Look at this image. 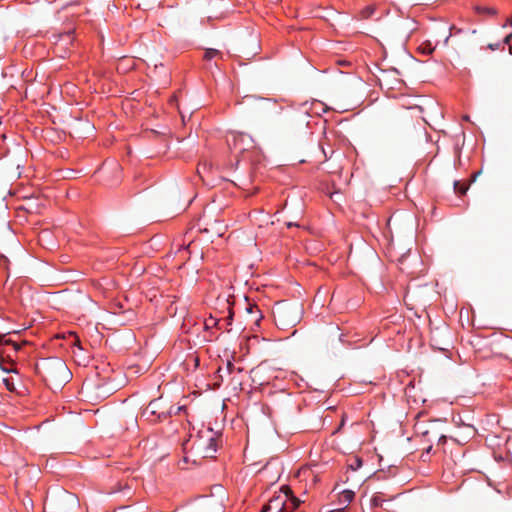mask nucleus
Wrapping results in <instances>:
<instances>
[{
    "label": "nucleus",
    "mask_w": 512,
    "mask_h": 512,
    "mask_svg": "<svg viewBox=\"0 0 512 512\" xmlns=\"http://www.w3.org/2000/svg\"><path fill=\"white\" fill-rule=\"evenodd\" d=\"M508 24H509L510 26H512V17H511V18H509V20H508Z\"/></svg>",
    "instance_id": "a878e982"
},
{
    "label": "nucleus",
    "mask_w": 512,
    "mask_h": 512,
    "mask_svg": "<svg viewBox=\"0 0 512 512\" xmlns=\"http://www.w3.org/2000/svg\"><path fill=\"white\" fill-rule=\"evenodd\" d=\"M222 58L223 57V54L221 51L217 50V49H213V48H208L206 49L205 51V54H204V59L209 61L213 58Z\"/></svg>",
    "instance_id": "1a4fd4ad"
},
{
    "label": "nucleus",
    "mask_w": 512,
    "mask_h": 512,
    "mask_svg": "<svg viewBox=\"0 0 512 512\" xmlns=\"http://www.w3.org/2000/svg\"><path fill=\"white\" fill-rule=\"evenodd\" d=\"M468 187H469L468 185L462 184L460 181L454 182V190L456 193H458L460 195H464L467 192Z\"/></svg>",
    "instance_id": "9d476101"
},
{
    "label": "nucleus",
    "mask_w": 512,
    "mask_h": 512,
    "mask_svg": "<svg viewBox=\"0 0 512 512\" xmlns=\"http://www.w3.org/2000/svg\"><path fill=\"white\" fill-rule=\"evenodd\" d=\"M438 440H439V442H443L444 443L446 441V437L444 435H440L438 437Z\"/></svg>",
    "instance_id": "393cba45"
},
{
    "label": "nucleus",
    "mask_w": 512,
    "mask_h": 512,
    "mask_svg": "<svg viewBox=\"0 0 512 512\" xmlns=\"http://www.w3.org/2000/svg\"><path fill=\"white\" fill-rule=\"evenodd\" d=\"M374 12H375L374 7L368 6V7L364 8L363 10H361V16L364 19H368L369 17H371L373 15Z\"/></svg>",
    "instance_id": "4468645a"
},
{
    "label": "nucleus",
    "mask_w": 512,
    "mask_h": 512,
    "mask_svg": "<svg viewBox=\"0 0 512 512\" xmlns=\"http://www.w3.org/2000/svg\"><path fill=\"white\" fill-rule=\"evenodd\" d=\"M166 404L162 398L150 401L147 407L143 410L142 415L149 421H155L156 418L159 420L166 418Z\"/></svg>",
    "instance_id": "39448f33"
},
{
    "label": "nucleus",
    "mask_w": 512,
    "mask_h": 512,
    "mask_svg": "<svg viewBox=\"0 0 512 512\" xmlns=\"http://www.w3.org/2000/svg\"><path fill=\"white\" fill-rule=\"evenodd\" d=\"M294 224L292 222L287 223L288 227H292Z\"/></svg>",
    "instance_id": "bb28decb"
},
{
    "label": "nucleus",
    "mask_w": 512,
    "mask_h": 512,
    "mask_svg": "<svg viewBox=\"0 0 512 512\" xmlns=\"http://www.w3.org/2000/svg\"><path fill=\"white\" fill-rule=\"evenodd\" d=\"M36 372L46 382L56 386L63 385L71 378L67 365L60 358L43 359L36 364Z\"/></svg>",
    "instance_id": "f257e3e1"
},
{
    "label": "nucleus",
    "mask_w": 512,
    "mask_h": 512,
    "mask_svg": "<svg viewBox=\"0 0 512 512\" xmlns=\"http://www.w3.org/2000/svg\"><path fill=\"white\" fill-rule=\"evenodd\" d=\"M371 502L373 506H381V499L378 496H374Z\"/></svg>",
    "instance_id": "6ab92c4d"
},
{
    "label": "nucleus",
    "mask_w": 512,
    "mask_h": 512,
    "mask_svg": "<svg viewBox=\"0 0 512 512\" xmlns=\"http://www.w3.org/2000/svg\"><path fill=\"white\" fill-rule=\"evenodd\" d=\"M3 382H4L6 388L9 391H13L14 390V385H13V383L9 379H4Z\"/></svg>",
    "instance_id": "f3484780"
},
{
    "label": "nucleus",
    "mask_w": 512,
    "mask_h": 512,
    "mask_svg": "<svg viewBox=\"0 0 512 512\" xmlns=\"http://www.w3.org/2000/svg\"><path fill=\"white\" fill-rule=\"evenodd\" d=\"M218 440L214 436H210L207 440V443H203L200 441L197 445L198 452L202 455L203 458H213L214 453L217 450Z\"/></svg>",
    "instance_id": "0eeeda50"
},
{
    "label": "nucleus",
    "mask_w": 512,
    "mask_h": 512,
    "mask_svg": "<svg viewBox=\"0 0 512 512\" xmlns=\"http://www.w3.org/2000/svg\"><path fill=\"white\" fill-rule=\"evenodd\" d=\"M227 369H228V371H229L230 373H233V372H234V370H236L235 366H234L231 362H228V363H227ZM237 371H238V372H241V371H242V369H241V368H237Z\"/></svg>",
    "instance_id": "a211bd4d"
},
{
    "label": "nucleus",
    "mask_w": 512,
    "mask_h": 512,
    "mask_svg": "<svg viewBox=\"0 0 512 512\" xmlns=\"http://www.w3.org/2000/svg\"><path fill=\"white\" fill-rule=\"evenodd\" d=\"M475 9H476V11L478 13H485V14H488V15H496L497 14L496 9L492 8V7H480V6H477Z\"/></svg>",
    "instance_id": "f8f14e48"
},
{
    "label": "nucleus",
    "mask_w": 512,
    "mask_h": 512,
    "mask_svg": "<svg viewBox=\"0 0 512 512\" xmlns=\"http://www.w3.org/2000/svg\"><path fill=\"white\" fill-rule=\"evenodd\" d=\"M309 124L308 115L305 113H297L291 115L285 122V129L289 133L305 132Z\"/></svg>",
    "instance_id": "423d86ee"
},
{
    "label": "nucleus",
    "mask_w": 512,
    "mask_h": 512,
    "mask_svg": "<svg viewBox=\"0 0 512 512\" xmlns=\"http://www.w3.org/2000/svg\"><path fill=\"white\" fill-rule=\"evenodd\" d=\"M184 409H185L184 406H179V407H176V408L171 406L168 409L165 408V410H166V417L167 416H171L173 414H178L180 411H182Z\"/></svg>",
    "instance_id": "2eb2a0df"
},
{
    "label": "nucleus",
    "mask_w": 512,
    "mask_h": 512,
    "mask_svg": "<svg viewBox=\"0 0 512 512\" xmlns=\"http://www.w3.org/2000/svg\"><path fill=\"white\" fill-rule=\"evenodd\" d=\"M419 50L424 54H431L435 50V47H433L430 42H426L419 47Z\"/></svg>",
    "instance_id": "ddd939ff"
},
{
    "label": "nucleus",
    "mask_w": 512,
    "mask_h": 512,
    "mask_svg": "<svg viewBox=\"0 0 512 512\" xmlns=\"http://www.w3.org/2000/svg\"><path fill=\"white\" fill-rule=\"evenodd\" d=\"M452 30H456L457 32H460L459 29H456L454 26L451 27L450 31ZM452 32H450V34L445 38V41H444V44L447 45L448 41H449V38L451 36Z\"/></svg>",
    "instance_id": "412c9836"
},
{
    "label": "nucleus",
    "mask_w": 512,
    "mask_h": 512,
    "mask_svg": "<svg viewBox=\"0 0 512 512\" xmlns=\"http://www.w3.org/2000/svg\"><path fill=\"white\" fill-rule=\"evenodd\" d=\"M501 47V43H495V44H489L488 45V48L490 50H496V49H499Z\"/></svg>",
    "instance_id": "aec40b11"
},
{
    "label": "nucleus",
    "mask_w": 512,
    "mask_h": 512,
    "mask_svg": "<svg viewBox=\"0 0 512 512\" xmlns=\"http://www.w3.org/2000/svg\"><path fill=\"white\" fill-rule=\"evenodd\" d=\"M73 345L77 346L78 349L82 350V347L80 346V340L77 336H74Z\"/></svg>",
    "instance_id": "4be33fe9"
},
{
    "label": "nucleus",
    "mask_w": 512,
    "mask_h": 512,
    "mask_svg": "<svg viewBox=\"0 0 512 512\" xmlns=\"http://www.w3.org/2000/svg\"><path fill=\"white\" fill-rule=\"evenodd\" d=\"M511 40H512V32H511L510 34H508V35L504 38L503 43H504V44H509V43L511 42Z\"/></svg>",
    "instance_id": "5701e85b"
},
{
    "label": "nucleus",
    "mask_w": 512,
    "mask_h": 512,
    "mask_svg": "<svg viewBox=\"0 0 512 512\" xmlns=\"http://www.w3.org/2000/svg\"><path fill=\"white\" fill-rule=\"evenodd\" d=\"M222 504L213 497H204L201 503V512H221Z\"/></svg>",
    "instance_id": "6e6552de"
},
{
    "label": "nucleus",
    "mask_w": 512,
    "mask_h": 512,
    "mask_svg": "<svg viewBox=\"0 0 512 512\" xmlns=\"http://www.w3.org/2000/svg\"><path fill=\"white\" fill-rule=\"evenodd\" d=\"M300 504L301 500L293 495L291 488L284 485L279 493L263 506L261 512H293Z\"/></svg>",
    "instance_id": "7ed1b4c3"
},
{
    "label": "nucleus",
    "mask_w": 512,
    "mask_h": 512,
    "mask_svg": "<svg viewBox=\"0 0 512 512\" xmlns=\"http://www.w3.org/2000/svg\"><path fill=\"white\" fill-rule=\"evenodd\" d=\"M331 512H343V510H341V509H337V510H333V511H331Z\"/></svg>",
    "instance_id": "cd10ccee"
},
{
    "label": "nucleus",
    "mask_w": 512,
    "mask_h": 512,
    "mask_svg": "<svg viewBox=\"0 0 512 512\" xmlns=\"http://www.w3.org/2000/svg\"><path fill=\"white\" fill-rule=\"evenodd\" d=\"M0 344L11 345L15 351H19L21 349L22 344L16 343L11 339L4 340L0 335Z\"/></svg>",
    "instance_id": "9b49d317"
},
{
    "label": "nucleus",
    "mask_w": 512,
    "mask_h": 512,
    "mask_svg": "<svg viewBox=\"0 0 512 512\" xmlns=\"http://www.w3.org/2000/svg\"><path fill=\"white\" fill-rule=\"evenodd\" d=\"M344 499L348 502L352 501L354 497V493L352 491L346 490L342 493Z\"/></svg>",
    "instance_id": "dca6fc26"
},
{
    "label": "nucleus",
    "mask_w": 512,
    "mask_h": 512,
    "mask_svg": "<svg viewBox=\"0 0 512 512\" xmlns=\"http://www.w3.org/2000/svg\"><path fill=\"white\" fill-rule=\"evenodd\" d=\"M303 306L299 303H279L274 311L278 325L283 328H292L302 319Z\"/></svg>",
    "instance_id": "20e7f679"
},
{
    "label": "nucleus",
    "mask_w": 512,
    "mask_h": 512,
    "mask_svg": "<svg viewBox=\"0 0 512 512\" xmlns=\"http://www.w3.org/2000/svg\"><path fill=\"white\" fill-rule=\"evenodd\" d=\"M247 311H248L249 313H253L254 311L259 312V310H258V307H257V306H250L249 308H247Z\"/></svg>",
    "instance_id": "b1692460"
},
{
    "label": "nucleus",
    "mask_w": 512,
    "mask_h": 512,
    "mask_svg": "<svg viewBox=\"0 0 512 512\" xmlns=\"http://www.w3.org/2000/svg\"><path fill=\"white\" fill-rule=\"evenodd\" d=\"M78 506L77 497L64 490L58 489L47 494L44 501V512H69Z\"/></svg>",
    "instance_id": "f03ea898"
}]
</instances>
